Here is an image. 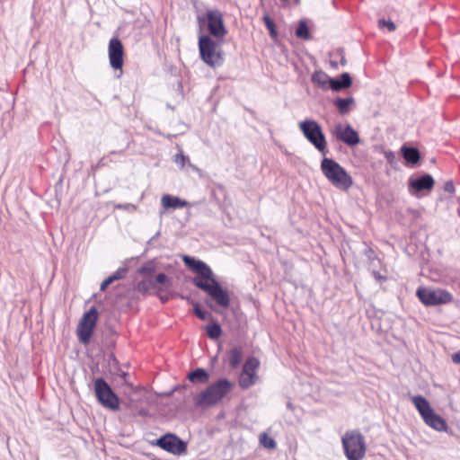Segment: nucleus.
Masks as SVG:
<instances>
[{
    "label": "nucleus",
    "mask_w": 460,
    "mask_h": 460,
    "mask_svg": "<svg viewBox=\"0 0 460 460\" xmlns=\"http://www.w3.org/2000/svg\"><path fill=\"white\" fill-rule=\"evenodd\" d=\"M377 26L380 30L387 31L389 32H393L396 30L395 23L390 19H379Z\"/></svg>",
    "instance_id": "obj_30"
},
{
    "label": "nucleus",
    "mask_w": 460,
    "mask_h": 460,
    "mask_svg": "<svg viewBox=\"0 0 460 460\" xmlns=\"http://www.w3.org/2000/svg\"><path fill=\"white\" fill-rule=\"evenodd\" d=\"M259 366H260V362L257 358H249L243 365V372H244L245 374H251L253 376H258L256 375V371H257Z\"/></svg>",
    "instance_id": "obj_24"
},
{
    "label": "nucleus",
    "mask_w": 460,
    "mask_h": 460,
    "mask_svg": "<svg viewBox=\"0 0 460 460\" xmlns=\"http://www.w3.org/2000/svg\"><path fill=\"white\" fill-rule=\"evenodd\" d=\"M328 87H330L333 91H340L343 89V85L340 80L330 78V82L328 84Z\"/></svg>",
    "instance_id": "obj_37"
},
{
    "label": "nucleus",
    "mask_w": 460,
    "mask_h": 460,
    "mask_svg": "<svg viewBox=\"0 0 460 460\" xmlns=\"http://www.w3.org/2000/svg\"><path fill=\"white\" fill-rule=\"evenodd\" d=\"M97 401L106 409L117 411L119 408V399L111 387L102 378H96L93 384Z\"/></svg>",
    "instance_id": "obj_7"
},
{
    "label": "nucleus",
    "mask_w": 460,
    "mask_h": 460,
    "mask_svg": "<svg viewBox=\"0 0 460 460\" xmlns=\"http://www.w3.org/2000/svg\"><path fill=\"white\" fill-rule=\"evenodd\" d=\"M296 4H298L299 3V0H295Z\"/></svg>",
    "instance_id": "obj_51"
},
{
    "label": "nucleus",
    "mask_w": 460,
    "mask_h": 460,
    "mask_svg": "<svg viewBox=\"0 0 460 460\" xmlns=\"http://www.w3.org/2000/svg\"><path fill=\"white\" fill-rule=\"evenodd\" d=\"M115 208L117 209H123L128 212H135L137 210V207L134 204L131 203H126V204H118L115 206Z\"/></svg>",
    "instance_id": "obj_38"
},
{
    "label": "nucleus",
    "mask_w": 460,
    "mask_h": 460,
    "mask_svg": "<svg viewBox=\"0 0 460 460\" xmlns=\"http://www.w3.org/2000/svg\"><path fill=\"white\" fill-rule=\"evenodd\" d=\"M331 183L341 190H348L352 184V180L347 173V176H337Z\"/></svg>",
    "instance_id": "obj_25"
},
{
    "label": "nucleus",
    "mask_w": 460,
    "mask_h": 460,
    "mask_svg": "<svg viewBox=\"0 0 460 460\" xmlns=\"http://www.w3.org/2000/svg\"><path fill=\"white\" fill-rule=\"evenodd\" d=\"M161 299H162L164 302H165V301L167 300V298H165V296L161 297Z\"/></svg>",
    "instance_id": "obj_49"
},
{
    "label": "nucleus",
    "mask_w": 460,
    "mask_h": 460,
    "mask_svg": "<svg viewBox=\"0 0 460 460\" xmlns=\"http://www.w3.org/2000/svg\"><path fill=\"white\" fill-rule=\"evenodd\" d=\"M174 163L177 165H179L180 168H183L185 166V164H188L191 168H193L194 170H197V168L190 163L189 157L184 155L182 153H180L175 155Z\"/></svg>",
    "instance_id": "obj_33"
},
{
    "label": "nucleus",
    "mask_w": 460,
    "mask_h": 460,
    "mask_svg": "<svg viewBox=\"0 0 460 460\" xmlns=\"http://www.w3.org/2000/svg\"><path fill=\"white\" fill-rule=\"evenodd\" d=\"M98 316V311L94 306L83 314L76 329V335L81 343L86 345L90 342Z\"/></svg>",
    "instance_id": "obj_8"
},
{
    "label": "nucleus",
    "mask_w": 460,
    "mask_h": 460,
    "mask_svg": "<svg viewBox=\"0 0 460 460\" xmlns=\"http://www.w3.org/2000/svg\"><path fill=\"white\" fill-rule=\"evenodd\" d=\"M342 446L349 460H361L366 453V445L362 435L355 430L347 431L342 437Z\"/></svg>",
    "instance_id": "obj_4"
},
{
    "label": "nucleus",
    "mask_w": 460,
    "mask_h": 460,
    "mask_svg": "<svg viewBox=\"0 0 460 460\" xmlns=\"http://www.w3.org/2000/svg\"><path fill=\"white\" fill-rule=\"evenodd\" d=\"M330 64L332 67L337 68L339 66V62L335 60H331Z\"/></svg>",
    "instance_id": "obj_44"
},
{
    "label": "nucleus",
    "mask_w": 460,
    "mask_h": 460,
    "mask_svg": "<svg viewBox=\"0 0 460 460\" xmlns=\"http://www.w3.org/2000/svg\"><path fill=\"white\" fill-rule=\"evenodd\" d=\"M234 387V384L226 378H221L210 384L207 389L199 393L194 402L197 406H212L227 396Z\"/></svg>",
    "instance_id": "obj_1"
},
{
    "label": "nucleus",
    "mask_w": 460,
    "mask_h": 460,
    "mask_svg": "<svg viewBox=\"0 0 460 460\" xmlns=\"http://www.w3.org/2000/svg\"><path fill=\"white\" fill-rule=\"evenodd\" d=\"M258 379V376H253L251 374H245L242 371L239 377V385L243 389H247L250 386L253 385Z\"/></svg>",
    "instance_id": "obj_27"
},
{
    "label": "nucleus",
    "mask_w": 460,
    "mask_h": 460,
    "mask_svg": "<svg viewBox=\"0 0 460 460\" xmlns=\"http://www.w3.org/2000/svg\"><path fill=\"white\" fill-rule=\"evenodd\" d=\"M193 284L197 288L207 292L210 298L214 300L218 306L223 308H227L229 306V294L227 290L224 289L218 281L214 279V276L204 281L201 279H193Z\"/></svg>",
    "instance_id": "obj_3"
},
{
    "label": "nucleus",
    "mask_w": 460,
    "mask_h": 460,
    "mask_svg": "<svg viewBox=\"0 0 460 460\" xmlns=\"http://www.w3.org/2000/svg\"><path fill=\"white\" fill-rule=\"evenodd\" d=\"M387 159L391 162L394 158V155L391 152L386 154Z\"/></svg>",
    "instance_id": "obj_45"
},
{
    "label": "nucleus",
    "mask_w": 460,
    "mask_h": 460,
    "mask_svg": "<svg viewBox=\"0 0 460 460\" xmlns=\"http://www.w3.org/2000/svg\"><path fill=\"white\" fill-rule=\"evenodd\" d=\"M153 288H155V282L150 279H144L137 285V290L143 294L148 292Z\"/></svg>",
    "instance_id": "obj_31"
},
{
    "label": "nucleus",
    "mask_w": 460,
    "mask_h": 460,
    "mask_svg": "<svg viewBox=\"0 0 460 460\" xmlns=\"http://www.w3.org/2000/svg\"><path fill=\"white\" fill-rule=\"evenodd\" d=\"M125 274H126V270L125 269H122V268L119 269L112 275H111L105 280L102 281V283L101 284V290L102 291L105 290L106 288L110 284H111L115 280L122 279L125 276Z\"/></svg>",
    "instance_id": "obj_26"
},
{
    "label": "nucleus",
    "mask_w": 460,
    "mask_h": 460,
    "mask_svg": "<svg viewBox=\"0 0 460 460\" xmlns=\"http://www.w3.org/2000/svg\"><path fill=\"white\" fill-rule=\"evenodd\" d=\"M194 305V313L198 318L200 320H206L208 316V313L206 311L201 310L199 305L198 303H193Z\"/></svg>",
    "instance_id": "obj_36"
},
{
    "label": "nucleus",
    "mask_w": 460,
    "mask_h": 460,
    "mask_svg": "<svg viewBox=\"0 0 460 460\" xmlns=\"http://www.w3.org/2000/svg\"><path fill=\"white\" fill-rule=\"evenodd\" d=\"M206 303H207V305H208L210 308H212V309L214 308L213 305H212V304H210L208 301H206Z\"/></svg>",
    "instance_id": "obj_47"
},
{
    "label": "nucleus",
    "mask_w": 460,
    "mask_h": 460,
    "mask_svg": "<svg viewBox=\"0 0 460 460\" xmlns=\"http://www.w3.org/2000/svg\"><path fill=\"white\" fill-rule=\"evenodd\" d=\"M411 402L418 410L419 413L424 418L426 414H429L433 410L428 402V400L421 395H415L411 397Z\"/></svg>",
    "instance_id": "obj_18"
},
{
    "label": "nucleus",
    "mask_w": 460,
    "mask_h": 460,
    "mask_svg": "<svg viewBox=\"0 0 460 460\" xmlns=\"http://www.w3.org/2000/svg\"><path fill=\"white\" fill-rule=\"evenodd\" d=\"M354 99L349 98H338L335 100L334 104L338 108L341 114H346L349 111V107L353 104Z\"/></svg>",
    "instance_id": "obj_23"
},
{
    "label": "nucleus",
    "mask_w": 460,
    "mask_h": 460,
    "mask_svg": "<svg viewBox=\"0 0 460 460\" xmlns=\"http://www.w3.org/2000/svg\"><path fill=\"white\" fill-rule=\"evenodd\" d=\"M161 204L165 209H176L189 206L186 200L170 194H165L161 198Z\"/></svg>",
    "instance_id": "obj_17"
},
{
    "label": "nucleus",
    "mask_w": 460,
    "mask_h": 460,
    "mask_svg": "<svg viewBox=\"0 0 460 460\" xmlns=\"http://www.w3.org/2000/svg\"><path fill=\"white\" fill-rule=\"evenodd\" d=\"M262 19H263L265 26L270 31V36L272 38H276L278 35V32L276 31L273 21L270 19V17L268 14H264Z\"/></svg>",
    "instance_id": "obj_35"
},
{
    "label": "nucleus",
    "mask_w": 460,
    "mask_h": 460,
    "mask_svg": "<svg viewBox=\"0 0 460 460\" xmlns=\"http://www.w3.org/2000/svg\"><path fill=\"white\" fill-rule=\"evenodd\" d=\"M287 407H288V409H290V410H293V409H294V408H293V405H292V403H291L290 402H288V403H287Z\"/></svg>",
    "instance_id": "obj_46"
},
{
    "label": "nucleus",
    "mask_w": 460,
    "mask_h": 460,
    "mask_svg": "<svg viewBox=\"0 0 460 460\" xmlns=\"http://www.w3.org/2000/svg\"><path fill=\"white\" fill-rule=\"evenodd\" d=\"M458 215L460 216V210H458Z\"/></svg>",
    "instance_id": "obj_52"
},
{
    "label": "nucleus",
    "mask_w": 460,
    "mask_h": 460,
    "mask_svg": "<svg viewBox=\"0 0 460 460\" xmlns=\"http://www.w3.org/2000/svg\"><path fill=\"white\" fill-rule=\"evenodd\" d=\"M452 360L456 364H460V350L453 354Z\"/></svg>",
    "instance_id": "obj_42"
},
{
    "label": "nucleus",
    "mask_w": 460,
    "mask_h": 460,
    "mask_svg": "<svg viewBox=\"0 0 460 460\" xmlns=\"http://www.w3.org/2000/svg\"><path fill=\"white\" fill-rule=\"evenodd\" d=\"M444 190L450 193V194H453L455 193L456 191V188H455V184L453 182V181H447L445 182L444 184V187H443Z\"/></svg>",
    "instance_id": "obj_40"
},
{
    "label": "nucleus",
    "mask_w": 460,
    "mask_h": 460,
    "mask_svg": "<svg viewBox=\"0 0 460 460\" xmlns=\"http://www.w3.org/2000/svg\"><path fill=\"white\" fill-rule=\"evenodd\" d=\"M260 443L263 447L267 449H274L277 446L274 438H270L266 433H261L260 435Z\"/></svg>",
    "instance_id": "obj_29"
},
{
    "label": "nucleus",
    "mask_w": 460,
    "mask_h": 460,
    "mask_svg": "<svg viewBox=\"0 0 460 460\" xmlns=\"http://www.w3.org/2000/svg\"><path fill=\"white\" fill-rule=\"evenodd\" d=\"M341 57L340 64L343 66L346 65V59L341 52L337 53Z\"/></svg>",
    "instance_id": "obj_43"
},
{
    "label": "nucleus",
    "mask_w": 460,
    "mask_h": 460,
    "mask_svg": "<svg viewBox=\"0 0 460 460\" xmlns=\"http://www.w3.org/2000/svg\"><path fill=\"white\" fill-rule=\"evenodd\" d=\"M243 351L241 347L233 348L228 354V361L233 368H236L243 361Z\"/></svg>",
    "instance_id": "obj_20"
},
{
    "label": "nucleus",
    "mask_w": 460,
    "mask_h": 460,
    "mask_svg": "<svg viewBox=\"0 0 460 460\" xmlns=\"http://www.w3.org/2000/svg\"><path fill=\"white\" fill-rule=\"evenodd\" d=\"M198 22L200 28L207 26L209 34L217 40L223 39L227 33L223 14L218 10H208L205 14L198 16Z\"/></svg>",
    "instance_id": "obj_5"
},
{
    "label": "nucleus",
    "mask_w": 460,
    "mask_h": 460,
    "mask_svg": "<svg viewBox=\"0 0 460 460\" xmlns=\"http://www.w3.org/2000/svg\"><path fill=\"white\" fill-rule=\"evenodd\" d=\"M207 333L209 338L216 340L219 338L222 333V330L219 324L213 323L207 326Z\"/></svg>",
    "instance_id": "obj_32"
},
{
    "label": "nucleus",
    "mask_w": 460,
    "mask_h": 460,
    "mask_svg": "<svg viewBox=\"0 0 460 460\" xmlns=\"http://www.w3.org/2000/svg\"><path fill=\"white\" fill-rule=\"evenodd\" d=\"M305 137L321 153L326 150V139L320 124L314 119H305L298 124Z\"/></svg>",
    "instance_id": "obj_6"
},
{
    "label": "nucleus",
    "mask_w": 460,
    "mask_h": 460,
    "mask_svg": "<svg viewBox=\"0 0 460 460\" xmlns=\"http://www.w3.org/2000/svg\"><path fill=\"white\" fill-rule=\"evenodd\" d=\"M296 35L297 38L309 40L311 38L308 26L303 21H301L296 30Z\"/></svg>",
    "instance_id": "obj_28"
},
{
    "label": "nucleus",
    "mask_w": 460,
    "mask_h": 460,
    "mask_svg": "<svg viewBox=\"0 0 460 460\" xmlns=\"http://www.w3.org/2000/svg\"><path fill=\"white\" fill-rule=\"evenodd\" d=\"M435 181L430 174H424L419 178H411L409 180V191L412 195H417L423 190H430L434 187Z\"/></svg>",
    "instance_id": "obj_14"
},
{
    "label": "nucleus",
    "mask_w": 460,
    "mask_h": 460,
    "mask_svg": "<svg viewBox=\"0 0 460 460\" xmlns=\"http://www.w3.org/2000/svg\"><path fill=\"white\" fill-rule=\"evenodd\" d=\"M109 60L111 66L121 70L123 66V46L118 38L111 39L108 48Z\"/></svg>",
    "instance_id": "obj_11"
},
{
    "label": "nucleus",
    "mask_w": 460,
    "mask_h": 460,
    "mask_svg": "<svg viewBox=\"0 0 460 460\" xmlns=\"http://www.w3.org/2000/svg\"><path fill=\"white\" fill-rule=\"evenodd\" d=\"M340 82H341V84L343 85L344 88H347L351 84V78L348 73H343L341 75V79L340 80Z\"/></svg>",
    "instance_id": "obj_39"
},
{
    "label": "nucleus",
    "mask_w": 460,
    "mask_h": 460,
    "mask_svg": "<svg viewBox=\"0 0 460 460\" xmlns=\"http://www.w3.org/2000/svg\"><path fill=\"white\" fill-rule=\"evenodd\" d=\"M321 170L330 182L337 176H347L346 171L337 162L330 158L323 159Z\"/></svg>",
    "instance_id": "obj_15"
},
{
    "label": "nucleus",
    "mask_w": 460,
    "mask_h": 460,
    "mask_svg": "<svg viewBox=\"0 0 460 460\" xmlns=\"http://www.w3.org/2000/svg\"><path fill=\"white\" fill-rule=\"evenodd\" d=\"M161 299H162L164 302H165V301L167 300V298H165V296L161 297Z\"/></svg>",
    "instance_id": "obj_48"
},
{
    "label": "nucleus",
    "mask_w": 460,
    "mask_h": 460,
    "mask_svg": "<svg viewBox=\"0 0 460 460\" xmlns=\"http://www.w3.org/2000/svg\"><path fill=\"white\" fill-rule=\"evenodd\" d=\"M199 50L200 58L210 67H218L223 65L224 53L221 44L211 39L208 35L199 37Z\"/></svg>",
    "instance_id": "obj_2"
},
{
    "label": "nucleus",
    "mask_w": 460,
    "mask_h": 460,
    "mask_svg": "<svg viewBox=\"0 0 460 460\" xmlns=\"http://www.w3.org/2000/svg\"><path fill=\"white\" fill-rule=\"evenodd\" d=\"M423 420L428 426L434 429L435 430H447V425L446 420L441 416L435 413L433 410L431 411L430 413L426 414V416H424Z\"/></svg>",
    "instance_id": "obj_16"
},
{
    "label": "nucleus",
    "mask_w": 460,
    "mask_h": 460,
    "mask_svg": "<svg viewBox=\"0 0 460 460\" xmlns=\"http://www.w3.org/2000/svg\"><path fill=\"white\" fill-rule=\"evenodd\" d=\"M420 301L425 305H438L450 303L453 300V296L444 289H432L427 288H419L416 292Z\"/></svg>",
    "instance_id": "obj_9"
},
{
    "label": "nucleus",
    "mask_w": 460,
    "mask_h": 460,
    "mask_svg": "<svg viewBox=\"0 0 460 460\" xmlns=\"http://www.w3.org/2000/svg\"><path fill=\"white\" fill-rule=\"evenodd\" d=\"M375 278H376H376H378V279H382V277H381V276H377L376 274L375 275Z\"/></svg>",
    "instance_id": "obj_50"
},
{
    "label": "nucleus",
    "mask_w": 460,
    "mask_h": 460,
    "mask_svg": "<svg viewBox=\"0 0 460 460\" xmlns=\"http://www.w3.org/2000/svg\"><path fill=\"white\" fill-rule=\"evenodd\" d=\"M401 150H402V154L404 160L408 164H410L411 165H415L416 164H418V162L420 161V152L417 148L402 146Z\"/></svg>",
    "instance_id": "obj_19"
},
{
    "label": "nucleus",
    "mask_w": 460,
    "mask_h": 460,
    "mask_svg": "<svg viewBox=\"0 0 460 460\" xmlns=\"http://www.w3.org/2000/svg\"><path fill=\"white\" fill-rule=\"evenodd\" d=\"M168 281V278L167 276L164 274V273H159L156 278H155V280L154 281L155 284V283H159V284H164Z\"/></svg>",
    "instance_id": "obj_41"
},
{
    "label": "nucleus",
    "mask_w": 460,
    "mask_h": 460,
    "mask_svg": "<svg viewBox=\"0 0 460 460\" xmlns=\"http://www.w3.org/2000/svg\"><path fill=\"white\" fill-rule=\"evenodd\" d=\"M312 82L322 89H327L330 82L329 75L322 70L315 71L312 75Z\"/></svg>",
    "instance_id": "obj_21"
},
{
    "label": "nucleus",
    "mask_w": 460,
    "mask_h": 460,
    "mask_svg": "<svg viewBox=\"0 0 460 460\" xmlns=\"http://www.w3.org/2000/svg\"><path fill=\"white\" fill-rule=\"evenodd\" d=\"M188 378L192 383H206L208 380V374L203 368H197L190 372Z\"/></svg>",
    "instance_id": "obj_22"
},
{
    "label": "nucleus",
    "mask_w": 460,
    "mask_h": 460,
    "mask_svg": "<svg viewBox=\"0 0 460 460\" xmlns=\"http://www.w3.org/2000/svg\"><path fill=\"white\" fill-rule=\"evenodd\" d=\"M333 135L336 138L349 146H355L359 142L358 133L350 125H343L341 123L335 125L333 128Z\"/></svg>",
    "instance_id": "obj_13"
},
{
    "label": "nucleus",
    "mask_w": 460,
    "mask_h": 460,
    "mask_svg": "<svg viewBox=\"0 0 460 460\" xmlns=\"http://www.w3.org/2000/svg\"><path fill=\"white\" fill-rule=\"evenodd\" d=\"M157 446L161 448L174 454L181 455L186 452V444L173 434H166L157 440Z\"/></svg>",
    "instance_id": "obj_10"
},
{
    "label": "nucleus",
    "mask_w": 460,
    "mask_h": 460,
    "mask_svg": "<svg viewBox=\"0 0 460 460\" xmlns=\"http://www.w3.org/2000/svg\"><path fill=\"white\" fill-rule=\"evenodd\" d=\"M155 271V265L154 262L149 261L144 265H142L138 269V272L144 276H151Z\"/></svg>",
    "instance_id": "obj_34"
},
{
    "label": "nucleus",
    "mask_w": 460,
    "mask_h": 460,
    "mask_svg": "<svg viewBox=\"0 0 460 460\" xmlns=\"http://www.w3.org/2000/svg\"><path fill=\"white\" fill-rule=\"evenodd\" d=\"M182 261L187 267L198 273V276H196L194 279H201L204 281L206 279H209L210 277H213L212 270L205 262L198 261L195 258L188 255H183Z\"/></svg>",
    "instance_id": "obj_12"
}]
</instances>
